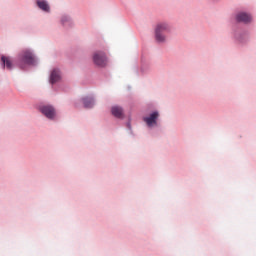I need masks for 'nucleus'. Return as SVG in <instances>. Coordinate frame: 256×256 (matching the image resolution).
<instances>
[{
    "label": "nucleus",
    "instance_id": "0eeeda50",
    "mask_svg": "<svg viewBox=\"0 0 256 256\" xmlns=\"http://www.w3.org/2000/svg\"><path fill=\"white\" fill-rule=\"evenodd\" d=\"M111 113L116 119H123L124 114H123V108L120 106H113L111 108Z\"/></svg>",
    "mask_w": 256,
    "mask_h": 256
},
{
    "label": "nucleus",
    "instance_id": "f8f14e48",
    "mask_svg": "<svg viewBox=\"0 0 256 256\" xmlns=\"http://www.w3.org/2000/svg\"><path fill=\"white\" fill-rule=\"evenodd\" d=\"M61 21H62V25H67V23L68 25H71V20L67 16L62 17Z\"/></svg>",
    "mask_w": 256,
    "mask_h": 256
},
{
    "label": "nucleus",
    "instance_id": "9b49d317",
    "mask_svg": "<svg viewBox=\"0 0 256 256\" xmlns=\"http://www.w3.org/2000/svg\"><path fill=\"white\" fill-rule=\"evenodd\" d=\"M1 61L3 63V67H6V69H13V62H11L9 57L2 56Z\"/></svg>",
    "mask_w": 256,
    "mask_h": 256
},
{
    "label": "nucleus",
    "instance_id": "6e6552de",
    "mask_svg": "<svg viewBox=\"0 0 256 256\" xmlns=\"http://www.w3.org/2000/svg\"><path fill=\"white\" fill-rule=\"evenodd\" d=\"M60 79H61V73L59 72L58 69H54L50 75V83L53 85L54 83H57V81H59Z\"/></svg>",
    "mask_w": 256,
    "mask_h": 256
},
{
    "label": "nucleus",
    "instance_id": "39448f33",
    "mask_svg": "<svg viewBox=\"0 0 256 256\" xmlns=\"http://www.w3.org/2000/svg\"><path fill=\"white\" fill-rule=\"evenodd\" d=\"M157 119H159V112H153L149 117H144L143 121L148 127H153V125H157Z\"/></svg>",
    "mask_w": 256,
    "mask_h": 256
},
{
    "label": "nucleus",
    "instance_id": "7ed1b4c3",
    "mask_svg": "<svg viewBox=\"0 0 256 256\" xmlns=\"http://www.w3.org/2000/svg\"><path fill=\"white\" fill-rule=\"evenodd\" d=\"M41 113L47 117V119H54L55 118V108L51 105L42 106L40 108Z\"/></svg>",
    "mask_w": 256,
    "mask_h": 256
},
{
    "label": "nucleus",
    "instance_id": "f257e3e1",
    "mask_svg": "<svg viewBox=\"0 0 256 256\" xmlns=\"http://www.w3.org/2000/svg\"><path fill=\"white\" fill-rule=\"evenodd\" d=\"M169 31H171V27L169 26V24H158L155 30L156 41H158V43H163V41H165V35H163V33H167Z\"/></svg>",
    "mask_w": 256,
    "mask_h": 256
},
{
    "label": "nucleus",
    "instance_id": "9d476101",
    "mask_svg": "<svg viewBox=\"0 0 256 256\" xmlns=\"http://www.w3.org/2000/svg\"><path fill=\"white\" fill-rule=\"evenodd\" d=\"M82 101L86 109H91L95 105V101L92 97H85L82 99Z\"/></svg>",
    "mask_w": 256,
    "mask_h": 256
},
{
    "label": "nucleus",
    "instance_id": "1a4fd4ad",
    "mask_svg": "<svg viewBox=\"0 0 256 256\" xmlns=\"http://www.w3.org/2000/svg\"><path fill=\"white\" fill-rule=\"evenodd\" d=\"M37 7L41 9L42 11H45V13H49L50 7L49 4L45 0H38L36 2Z\"/></svg>",
    "mask_w": 256,
    "mask_h": 256
},
{
    "label": "nucleus",
    "instance_id": "f03ea898",
    "mask_svg": "<svg viewBox=\"0 0 256 256\" xmlns=\"http://www.w3.org/2000/svg\"><path fill=\"white\" fill-rule=\"evenodd\" d=\"M93 61L98 67H105V65H107V56L103 52H95Z\"/></svg>",
    "mask_w": 256,
    "mask_h": 256
},
{
    "label": "nucleus",
    "instance_id": "20e7f679",
    "mask_svg": "<svg viewBox=\"0 0 256 256\" xmlns=\"http://www.w3.org/2000/svg\"><path fill=\"white\" fill-rule=\"evenodd\" d=\"M20 59L23 63H26V65H31V63H33V52H31V50H24L20 54Z\"/></svg>",
    "mask_w": 256,
    "mask_h": 256
},
{
    "label": "nucleus",
    "instance_id": "423d86ee",
    "mask_svg": "<svg viewBox=\"0 0 256 256\" xmlns=\"http://www.w3.org/2000/svg\"><path fill=\"white\" fill-rule=\"evenodd\" d=\"M236 19L239 23H250L251 15L245 12H241L237 14Z\"/></svg>",
    "mask_w": 256,
    "mask_h": 256
}]
</instances>
